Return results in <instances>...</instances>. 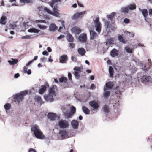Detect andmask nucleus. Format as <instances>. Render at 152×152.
Listing matches in <instances>:
<instances>
[{"instance_id": "obj_44", "label": "nucleus", "mask_w": 152, "mask_h": 152, "mask_svg": "<svg viewBox=\"0 0 152 152\" xmlns=\"http://www.w3.org/2000/svg\"><path fill=\"white\" fill-rule=\"evenodd\" d=\"M11 107V104L9 103H6L4 105V108L6 110H9L10 108Z\"/></svg>"}, {"instance_id": "obj_31", "label": "nucleus", "mask_w": 152, "mask_h": 152, "mask_svg": "<svg viewBox=\"0 0 152 152\" xmlns=\"http://www.w3.org/2000/svg\"><path fill=\"white\" fill-rule=\"evenodd\" d=\"M64 115L65 117L68 118H71L73 115L70 112L69 113L67 111L64 112Z\"/></svg>"}, {"instance_id": "obj_1", "label": "nucleus", "mask_w": 152, "mask_h": 152, "mask_svg": "<svg viewBox=\"0 0 152 152\" xmlns=\"http://www.w3.org/2000/svg\"><path fill=\"white\" fill-rule=\"evenodd\" d=\"M31 130L33 132L35 136L37 138L39 139L44 138L45 137L44 135L43 134L37 125H35L32 127Z\"/></svg>"}, {"instance_id": "obj_9", "label": "nucleus", "mask_w": 152, "mask_h": 152, "mask_svg": "<svg viewBox=\"0 0 152 152\" xmlns=\"http://www.w3.org/2000/svg\"><path fill=\"white\" fill-rule=\"evenodd\" d=\"M151 79V77L147 75H144L142 76L141 78L142 82L144 83H148Z\"/></svg>"}, {"instance_id": "obj_56", "label": "nucleus", "mask_w": 152, "mask_h": 152, "mask_svg": "<svg viewBox=\"0 0 152 152\" xmlns=\"http://www.w3.org/2000/svg\"><path fill=\"white\" fill-rule=\"evenodd\" d=\"M96 88V86L94 84H92L90 88V89H94Z\"/></svg>"}, {"instance_id": "obj_29", "label": "nucleus", "mask_w": 152, "mask_h": 152, "mask_svg": "<svg viewBox=\"0 0 152 152\" xmlns=\"http://www.w3.org/2000/svg\"><path fill=\"white\" fill-rule=\"evenodd\" d=\"M113 86V84L112 82H109L106 84V87L109 89H111Z\"/></svg>"}, {"instance_id": "obj_14", "label": "nucleus", "mask_w": 152, "mask_h": 152, "mask_svg": "<svg viewBox=\"0 0 152 152\" xmlns=\"http://www.w3.org/2000/svg\"><path fill=\"white\" fill-rule=\"evenodd\" d=\"M68 60V56L66 55H63L59 58V61L62 63H65Z\"/></svg>"}, {"instance_id": "obj_2", "label": "nucleus", "mask_w": 152, "mask_h": 152, "mask_svg": "<svg viewBox=\"0 0 152 152\" xmlns=\"http://www.w3.org/2000/svg\"><path fill=\"white\" fill-rule=\"evenodd\" d=\"M28 93L27 91H23L21 92L19 94H16L14 97V99L15 102H17L18 103L22 101L24 99V97Z\"/></svg>"}, {"instance_id": "obj_34", "label": "nucleus", "mask_w": 152, "mask_h": 152, "mask_svg": "<svg viewBox=\"0 0 152 152\" xmlns=\"http://www.w3.org/2000/svg\"><path fill=\"white\" fill-rule=\"evenodd\" d=\"M67 78L64 76H62L61 78H59V81L60 82H64V83H66V84H67Z\"/></svg>"}, {"instance_id": "obj_10", "label": "nucleus", "mask_w": 152, "mask_h": 152, "mask_svg": "<svg viewBox=\"0 0 152 152\" xmlns=\"http://www.w3.org/2000/svg\"><path fill=\"white\" fill-rule=\"evenodd\" d=\"M44 97V99L47 102H52L54 100V96L49 94L45 95Z\"/></svg>"}, {"instance_id": "obj_17", "label": "nucleus", "mask_w": 152, "mask_h": 152, "mask_svg": "<svg viewBox=\"0 0 152 152\" xmlns=\"http://www.w3.org/2000/svg\"><path fill=\"white\" fill-rule=\"evenodd\" d=\"M58 28L57 27L54 23H51L49 26V30L51 31H54Z\"/></svg>"}, {"instance_id": "obj_24", "label": "nucleus", "mask_w": 152, "mask_h": 152, "mask_svg": "<svg viewBox=\"0 0 152 152\" xmlns=\"http://www.w3.org/2000/svg\"><path fill=\"white\" fill-rule=\"evenodd\" d=\"M118 39L120 42L124 44H125L126 42L122 35H119L118 36Z\"/></svg>"}, {"instance_id": "obj_59", "label": "nucleus", "mask_w": 152, "mask_h": 152, "mask_svg": "<svg viewBox=\"0 0 152 152\" xmlns=\"http://www.w3.org/2000/svg\"><path fill=\"white\" fill-rule=\"evenodd\" d=\"M68 77L69 79L70 80H71L72 79V75H71V73H69L68 74Z\"/></svg>"}, {"instance_id": "obj_22", "label": "nucleus", "mask_w": 152, "mask_h": 152, "mask_svg": "<svg viewBox=\"0 0 152 152\" xmlns=\"http://www.w3.org/2000/svg\"><path fill=\"white\" fill-rule=\"evenodd\" d=\"M139 10L142 12V15L144 16L145 18H146L148 15V12L147 9H143L141 10L140 9H139Z\"/></svg>"}, {"instance_id": "obj_41", "label": "nucleus", "mask_w": 152, "mask_h": 152, "mask_svg": "<svg viewBox=\"0 0 152 152\" xmlns=\"http://www.w3.org/2000/svg\"><path fill=\"white\" fill-rule=\"evenodd\" d=\"M70 113L72 114L73 115L74 114L76 111V108L73 106H72L70 108Z\"/></svg>"}, {"instance_id": "obj_45", "label": "nucleus", "mask_w": 152, "mask_h": 152, "mask_svg": "<svg viewBox=\"0 0 152 152\" xmlns=\"http://www.w3.org/2000/svg\"><path fill=\"white\" fill-rule=\"evenodd\" d=\"M37 26L41 29H45L47 28V26H45V25H42L40 24H38L37 25Z\"/></svg>"}, {"instance_id": "obj_8", "label": "nucleus", "mask_w": 152, "mask_h": 152, "mask_svg": "<svg viewBox=\"0 0 152 152\" xmlns=\"http://www.w3.org/2000/svg\"><path fill=\"white\" fill-rule=\"evenodd\" d=\"M80 41L83 43L86 42L87 40V35L86 34H82L80 35L78 37Z\"/></svg>"}, {"instance_id": "obj_13", "label": "nucleus", "mask_w": 152, "mask_h": 152, "mask_svg": "<svg viewBox=\"0 0 152 152\" xmlns=\"http://www.w3.org/2000/svg\"><path fill=\"white\" fill-rule=\"evenodd\" d=\"M56 86H53L50 88L49 90V94L52 95L54 96H56Z\"/></svg>"}, {"instance_id": "obj_27", "label": "nucleus", "mask_w": 152, "mask_h": 152, "mask_svg": "<svg viewBox=\"0 0 152 152\" xmlns=\"http://www.w3.org/2000/svg\"><path fill=\"white\" fill-rule=\"evenodd\" d=\"M148 65L149 66V67L147 68V67H146V66H145L143 67L142 68V69H143V70H144L145 71H147L148 70L150 69V67L152 65V63H151V60L149 59L148 60Z\"/></svg>"}, {"instance_id": "obj_16", "label": "nucleus", "mask_w": 152, "mask_h": 152, "mask_svg": "<svg viewBox=\"0 0 152 152\" xmlns=\"http://www.w3.org/2000/svg\"><path fill=\"white\" fill-rule=\"evenodd\" d=\"M72 31L76 34H79L81 32V30L77 27H75L72 29Z\"/></svg>"}, {"instance_id": "obj_25", "label": "nucleus", "mask_w": 152, "mask_h": 152, "mask_svg": "<svg viewBox=\"0 0 152 152\" xmlns=\"http://www.w3.org/2000/svg\"><path fill=\"white\" fill-rule=\"evenodd\" d=\"M78 52L82 56H84L86 53L85 50L83 48H80L78 49Z\"/></svg>"}, {"instance_id": "obj_46", "label": "nucleus", "mask_w": 152, "mask_h": 152, "mask_svg": "<svg viewBox=\"0 0 152 152\" xmlns=\"http://www.w3.org/2000/svg\"><path fill=\"white\" fill-rule=\"evenodd\" d=\"M125 49L126 51L129 53H132V49H130V48L128 47H126L125 48Z\"/></svg>"}, {"instance_id": "obj_49", "label": "nucleus", "mask_w": 152, "mask_h": 152, "mask_svg": "<svg viewBox=\"0 0 152 152\" xmlns=\"http://www.w3.org/2000/svg\"><path fill=\"white\" fill-rule=\"evenodd\" d=\"M20 2L21 3H28L30 2V0H20Z\"/></svg>"}, {"instance_id": "obj_5", "label": "nucleus", "mask_w": 152, "mask_h": 152, "mask_svg": "<svg viewBox=\"0 0 152 152\" xmlns=\"http://www.w3.org/2000/svg\"><path fill=\"white\" fill-rule=\"evenodd\" d=\"M86 12L85 11L81 12H77L75 13L73 16L72 17V20H77L78 18H81L83 16V15H84Z\"/></svg>"}, {"instance_id": "obj_57", "label": "nucleus", "mask_w": 152, "mask_h": 152, "mask_svg": "<svg viewBox=\"0 0 152 152\" xmlns=\"http://www.w3.org/2000/svg\"><path fill=\"white\" fill-rule=\"evenodd\" d=\"M28 68L26 66H24L23 68V73H26L27 71Z\"/></svg>"}, {"instance_id": "obj_48", "label": "nucleus", "mask_w": 152, "mask_h": 152, "mask_svg": "<svg viewBox=\"0 0 152 152\" xmlns=\"http://www.w3.org/2000/svg\"><path fill=\"white\" fill-rule=\"evenodd\" d=\"M9 26L12 29H14L17 27L15 23L10 24L9 25Z\"/></svg>"}, {"instance_id": "obj_26", "label": "nucleus", "mask_w": 152, "mask_h": 152, "mask_svg": "<svg viewBox=\"0 0 152 152\" xmlns=\"http://www.w3.org/2000/svg\"><path fill=\"white\" fill-rule=\"evenodd\" d=\"M109 71L110 74V77L111 78H113V77L114 70L111 66H110L109 68Z\"/></svg>"}, {"instance_id": "obj_38", "label": "nucleus", "mask_w": 152, "mask_h": 152, "mask_svg": "<svg viewBox=\"0 0 152 152\" xmlns=\"http://www.w3.org/2000/svg\"><path fill=\"white\" fill-rule=\"evenodd\" d=\"M128 7L129 10H133L136 9V5L134 4H132L130 5H128Z\"/></svg>"}, {"instance_id": "obj_15", "label": "nucleus", "mask_w": 152, "mask_h": 152, "mask_svg": "<svg viewBox=\"0 0 152 152\" xmlns=\"http://www.w3.org/2000/svg\"><path fill=\"white\" fill-rule=\"evenodd\" d=\"M47 117L51 120H54L57 118L56 114L52 113H49L47 115Z\"/></svg>"}, {"instance_id": "obj_64", "label": "nucleus", "mask_w": 152, "mask_h": 152, "mask_svg": "<svg viewBox=\"0 0 152 152\" xmlns=\"http://www.w3.org/2000/svg\"><path fill=\"white\" fill-rule=\"evenodd\" d=\"M149 15H152V9L149 10Z\"/></svg>"}, {"instance_id": "obj_40", "label": "nucleus", "mask_w": 152, "mask_h": 152, "mask_svg": "<svg viewBox=\"0 0 152 152\" xmlns=\"http://www.w3.org/2000/svg\"><path fill=\"white\" fill-rule=\"evenodd\" d=\"M102 108L104 112L108 113L109 112V108L107 105H104Z\"/></svg>"}, {"instance_id": "obj_28", "label": "nucleus", "mask_w": 152, "mask_h": 152, "mask_svg": "<svg viewBox=\"0 0 152 152\" xmlns=\"http://www.w3.org/2000/svg\"><path fill=\"white\" fill-rule=\"evenodd\" d=\"M11 59L12 61L8 60V62L10 63V65H14L15 64H17L18 62V60L17 59H13V58H12Z\"/></svg>"}, {"instance_id": "obj_6", "label": "nucleus", "mask_w": 152, "mask_h": 152, "mask_svg": "<svg viewBox=\"0 0 152 152\" xmlns=\"http://www.w3.org/2000/svg\"><path fill=\"white\" fill-rule=\"evenodd\" d=\"M90 106L93 109L97 110L99 106L97 102L95 101H92L89 102Z\"/></svg>"}, {"instance_id": "obj_51", "label": "nucleus", "mask_w": 152, "mask_h": 152, "mask_svg": "<svg viewBox=\"0 0 152 152\" xmlns=\"http://www.w3.org/2000/svg\"><path fill=\"white\" fill-rule=\"evenodd\" d=\"M130 21L129 19L127 18H125L124 20V22L126 24H128L129 23Z\"/></svg>"}, {"instance_id": "obj_30", "label": "nucleus", "mask_w": 152, "mask_h": 152, "mask_svg": "<svg viewBox=\"0 0 152 152\" xmlns=\"http://www.w3.org/2000/svg\"><path fill=\"white\" fill-rule=\"evenodd\" d=\"M106 89L104 87V96L105 98H107L110 95V92L109 91H106Z\"/></svg>"}, {"instance_id": "obj_63", "label": "nucleus", "mask_w": 152, "mask_h": 152, "mask_svg": "<svg viewBox=\"0 0 152 152\" xmlns=\"http://www.w3.org/2000/svg\"><path fill=\"white\" fill-rule=\"evenodd\" d=\"M20 75L19 73L15 74L14 75V77L15 78H17L19 77Z\"/></svg>"}, {"instance_id": "obj_32", "label": "nucleus", "mask_w": 152, "mask_h": 152, "mask_svg": "<svg viewBox=\"0 0 152 152\" xmlns=\"http://www.w3.org/2000/svg\"><path fill=\"white\" fill-rule=\"evenodd\" d=\"M82 109L83 111L86 114H90V110L86 107L83 106L82 107Z\"/></svg>"}, {"instance_id": "obj_4", "label": "nucleus", "mask_w": 152, "mask_h": 152, "mask_svg": "<svg viewBox=\"0 0 152 152\" xmlns=\"http://www.w3.org/2000/svg\"><path fill=\"white\" fill-rule=\"evenodd\" d=\"M58 125L60 128H66L69 126V123L67 121L64 120H61L58 123Z\"/></svg>"}, {"instance_id": "obj_7", "label": "nucleus", "mask_w": 152, "mask_h": 152, "mask_svg": "<svg viewBox=\"0 0 152 152\" xmlns=\"http://www.w3.org/2000/svg\"><path fill=\"white\" fill-rule=\"evenodd\" d=\"M45 85L42 86L41 88L39 90V93L40 94H43L44 92L46 91L47 88H49V85L47 82L45 83Z\"/></svg>"}, {"instance_id": "obj_19", "label": "nucleus", "mask_w": 152, "mask_h": 152, "mask_svg": "<svg viewBox=\"0 0 152 152\" xmlns=\"http://www.w3.org/2000/svg\"><path fill=\"white\" fill-rule=\"evenodd\" d=\"M118 50L114 48L110 51V54L112 57H115L118 55Z\"/></svg>"}, {"instance_id": "obj_23", "label": "nucleus", "mask_w": 152, "mask_h": 152, "mask_svg": "<svg viewBox=\"0 0 152 152\" xmlns=\"http://www.w3.org/2000/svg\"><path fill=\"white\" fill-rule=\"evenodd\" d=\"M66 38L67 41L69 42H72L74 41L73 37L70 34H67Z\"/></svg>"}, {"instance_id": "obj_52", "label": "nucleus", "mask_w": 152, "mask_h": 152, "mask_svg": "<svg viewBox=\"0 0 152 152\" xmlns=\"http://www.w3.org/2000/svg\"><path fill=\"white\" fill-rule=\"evenodd\" d=\"M107 41L110 44H112L113 42L114 41V38H110V39H108Z\"/></svg>"}, {"instance_id": "obj_21", "label": "nucleus", "mask_w": 152, "mask_h": 152, "mask_svg": "<svg viewBox=\"0 0 152 152\" xmlns=\"http://www.w3.org/2000/svg\"><path fill=\"white\" fill-rule=\"evenodd\" d=\"M7 18L6 16H2L0 19V24L4 25L6 23Z\"/></svg>"}, {"instance_id": "obj_50", "label": "nucleus", "mask_w": 152, "mask_h": 152, "mask_svg": "<svg viewBox=\"0 0 152 152\" xmlns=\"http://www.w3.org/2000/svg\"><path fill=\"white\" fill-rule=\"evenodd\" d=\"M36 23L40 22L41 23H46V22L45 20H36Z\"/></svg>"}, {"instance_id": "obj_47", "label": "nucleus", "mask_w": 152, "mask_h": 152, "mask_svg": "<svg viewBox=\"0 0 152 152\" xmlns=\"http://www.w3.org/2000/svg\"><path fill=\"white\" fill-rule=\"evenodd\" d=\"M79 73L77 71H75L74 72V75L77 79H78L80 77Z\"/></svg>"}, {"instance_id": "obj_20", "label": "nucleus", "mask_w": 152, "mask_h": 152, "mask_svg": "<svg viewBox=\"0 0 152 152\" xmlns=\"http://www.w3.org/2000/svg\"><path fill=\"white\" fill-rule=\"evenodd\" d=\"M35 101L38 103L42 104L44 103V102H43L42 99L40 96H36L34 97Z\"/></svg>"}, {"instance_id": "obj_55", "label": "nucleus", "mask_w": 152, "mask_h": 152, "mask_svg": "<svg viewBox=\"0 0 152 152\" xmlns=\"http://www.w3.org/2000/svg\"><path fill=\"white\" fill-rule=\"evenodd\" d=\"M28 152H37L36 151L35 149H34L32 148H30L29 151Z\"/></svg>"}, {"instance_id": "obj_18", "label": "nucleus", "mask_w": 152, "mask_h": 152, "mask_svg": "<svg viewBox=\"0 0 152 152\" xmlns=\"http://www.w3.org/2000/svg\"><path fill=\"white\" fill-rule=\"evenodd\" d=\"M71 125L73 128L77 129L79 125L78 122L77 120H73L71 122Z\"/></svg>"}, {"instance_id": "obj_62", "label": "nucleus", "mask_w": 152, "mask_h": 152, "mask_svg": "<svg viewBox=\"0 0 152 152\" xmlns=\"http://www.w3.org/2000/svg\"><path fill=\"white\" fill-rule=\"evenodd\" d=\"M64 37H65V36L64 35H60L59 37H57V38L58 39H61L64 38Z\"/></svg>"}, {"instance_id": "obj_43", "label": "nucleus", "mask_w": 152, "mask_h": 152, "mask_svg": "<svg viewBox=\"0 0 152 152\" xmlns=\"http://www.w3.org/2000/svg\"><path fill=\"white\" fill-rule=\"evenodd\" d=\"M44 11L45 12H46L48 14L51 15L52 13V12L49 10L48 8L45 7L44 9Z\"/></svg>"}, {"instance_id": "obj_11", "label": "nucleus", "mask_w": 152, "mask_h": 152, "mask_svg": "<svg viewBox=\"0 0 152 152\" xmlns=\"http://www.w3.org/2000/svg\"><path fill=\"white\" fill-rule=\"evenodd\" d=\"M53 10V12H52V13L51 14L52 15L56 17H58L59 16L60 13L58 12V7L57 4L56 6H54Z\"/></svg>"}, {"instance_id": "obj_61", "label": "nucleus", "mask_w": 152, "mask_h": 152, "mask_svg": "<svg viewBox=\"0 0 152 152\" xmlns=\"http://www.w3.org/2000/svg\"><path fill=\"white\" fill-rule=\"evenodd\" d=\"M42 54L44 55H48L49 53H48L46 51H44L42 52Z\"/></svg>"}, {"instance_id": "obj_37", "label": "nucleus", "mask_w": 152, "mask_h": 152, "mask_svg": "<svg viewBox=\"0 0 152 152\" xmlns=\"http://www.w3.org/2000/svg\"><path fill=\"white\" fill-rule=\"evenodd\" d=\"M115 13L114 12H112L110 14L107 15V18L108 19L111 21L112 20L113 18V17L115 15Z\"/></svg>"}, {"instance_id": "obj_12", "label": "nucleus", "mask_w": 152, "mask_h": 152, "mask_svg": "<svg viewBox=\"0 0 152 152\" xmlns=\"http://www.w3.org/2000/svg\"><path fill=\"white\" fill-rule=\"evenodd\" d=\"M90 33L91 40L95 39L98 37L97 33L93 30H90Z\"/></svg>"}, {"instance_id": "obj_54", "label": "nucleus", "mask_w": 152, "mask_h": 152, "mask_svg": "<svg viewBox=\"0 0 152 152\" xmlns=\"http://www.w3.org/2000/svg\"><path fill=\"white\" fill-rule=\"evenodd\" d=\"M75 45L72 43H69V47L71 48H74L75 47Z\"/></svg>"}, {"instance_id": "obj_35", "label": "nucleus", "mask_w": 152, "mask_h": 152, "mask_svg": "<svg viewBox=\"0 0 152 152\" xmlns=\"http://www.w3.org/2000/svg\"><path fill=\"white\" fill-rule=\"evenodd\" d=\"M60 1L61 0H52L49 3V4L51 7L53 8L54 5L56 3H57L58 1L60 2Z\"/></svg>"}, {"instance_id": "obj_42", "label": "nucleus", "mask_w": 152, "mask_h": 152, "mask_svg": "<svg viewBox=\"0 0 152 152\" xmlns=\"http://www.w3.org/2000/svg\"><path fill=\"white\" fill-rule=\"evenodd\" d=\"M83 68L82 67H75L74 68V70L77 71L78 72L80 73L82 72V70L83 69Z\"/></svg>"}, {"instance_id": "obj_33", "label": "nucleus", "mask_w": 152, "mask_h": 152, "mask_svg": "<svg viewBox=\"0 0 152 152\" xmlns=\"http://www.w3.org/2000/svg\"><path fill=\"white\" fill-rule=\"evenodd\" d=\"M40 30L34 28H32L28 30V31L31 33H38Z\"/></svg>"}, {"instance_id": "obj_58", "label": "nucleus", "mask_w": 152, "mask_h": 152, "mask_svg": "<svg viewBox=\"0 0 152 152\" xmlns=\"http://www.w3.org/2000/svg\"><path fill=\"white\" fill-rule=\"evenodd\" d=\"M47 58L45 57H43L41 58V60L42 62H45L46 61Z\"/></svg>"}, {"instance_id": "obj_53", "label": "nucleus", "mask_w": 152, "mask_h": 152, "mask_svg": "<svg viewBox=\"0 0 152 152\" xmlns=\"http://www.w3.org/2000/svg\"><path fill=\"white\" fill-rule=\"evenodd\" d=\"M30 38V37L29 36H23L22 37L21 39H29Z\"/></svg>"}, {"instance_id": "obj_36", "label": "nucleus", "mask_w": 152, "mask_h": 152, "mask_svg": "<svg viewBox=\"0 0 152 152\" xmlns=\"http://www.w3.org/2000/svg\"><path fill=\"white\" fill-rule=\"evenodd\" d=\"M59 133L62 137H65L67 135V132L65 130L60 131Z\"/></svg>"}, {"instance_id": "obj_3", "label": "nucleus", "mask_w": 152, "mask_h": 152, "mask_svg": "<svg viewBox=\"0 0 152 152\" xmlns=\"http://www.w3.org/2000/svg\"><path fill=\"white\" fill-rule=\"evenodd\" d=\"M99 18L97 17L94 21V26L96 28V31L97 32L98 34L100 33L102 28L101 24L99 22Z\"/></svg>"}, {"instance_id": "obj_60", "label": "nucleus", "mask_w": 152, "mask_h": 152, "mask_svg": "<svg viewBox=\"0 0 152 152\" xmlns=\"http://www.w3.org/2000/svg\"><path fill=\"white\" fill-rule=\"evenodd\" d=\"M34 61V60H32L29 61L26 65L27 66H29L31 63Z\"/></svg>"}, {"instance_id": "obj_39", "label": "nucleus", "mask_w": 152, "mask_h": 152, "mask_svg": "<svg viewBox=\"0 0 152 152\" xmlns=\"http://www.w3.org/2000/svg\"><path fill=\"white\" fill-rule=\"evenodd\" d=\"M121 12L125 13H128L129 10L128 7H123L121 9Z\"/></svg>"}]
</instances>
